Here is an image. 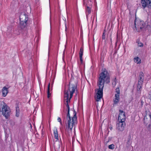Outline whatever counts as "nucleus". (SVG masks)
<instances>
[{"label": "nucleus", "instance_id": "nucleus-26", "mask_svg": "<svg viewBox=\"0 0 151 151\" xmlns=\"http://www.w3.org/2000/svg\"><path fill=\"white\" fill-rule=\"evenodd\" d=\"M80 59V60L81 61V63L82 64L83 62V60L82 59V57H79Z\"/></svg>", "mask_w": 151, "mask_h": 151}, {"label": "nucleus", "instance_id": "nucleus-24", "mask_svg": "<svg viewBox=\"0 0 151 151\" xmlns=\"http://www.w3.org/2000/svg\"><path fill=\"white\" fill-rule=\"evenodd\" d=\"M106 32V30H104L103 35L102 36V39L103 40H104L105 39V33Z\"/></svg>", "mask_w": 151, "mask_h": 151}, {"label": "nucleus", "instance_id": "nucleus-17", "mask_svg": "<svg viewBox=\"0 0 151 151\" xmlns=\"http://www.w3.org/2000/svg\"><path fill=\"white\" fill-rule=\"evenodd\" d=\"M86 10V13H87L88 14L91 13V8L90 7H89L88 6H87Z\"/></svg>", "mask_w": 151, "mask_h": 151}, {"label": "nucleus", "instance_id": "nucleus-12", "mask_svg": "<svg viewBox=\"0 0 151 151\" xmlns=\"http://www.w3.org/2000/svg\"><path fill=\"white\" fill-rule=\"evenodd\" d=\"M120 100V95L115 94L114 98L113 99V101L114 104H117Z\"/></svg>", "mask_w": 151, "mask_h": 151}, {"label": "nucleus", "instance_id": "nucleus-7", "mask_svg": "<svg viewBox=\"0 0 151 151\" xmlns=\"http://www.w3.org/2000/svg\"><path fill=\"white\" fill-rule=\"evenodd\" d=\"M144 80V75L142 72L139 73V77L138 83L137 85V90L140 91L142 89V84Z\"/></svg>", "mask_w": 151, "mask_h": 151}, {"label": "nucleus", "instance_id": "nucleus-9", "mask_svg": "<svg viewBox=\"0 0 151 151\" xmlns=\"http://www.w3.org/2000/svg\"><path fill=\"white\" fill-rule=\"evenodd\" d=\"M120 113L118 117L119 122H124L125 120V113L122 110H119Z\"/></svg>", "mask_w": 151, "mask_h": 151}, {"label": "nucleus", "instance_id": "nucleus-4", "mask_svg": "<svg viewBox=\"0 0 151 151\" xmlns=\"http://www.w3.org/2000/svg\"><path fill=\"white\" fill-rule=\"evenodd\" d=\"M134 24L135 28L137 31H140L147 28V29L150 28V26L148 25L143 21L140 19H136Z\"/></svg>", "mask_w": 151, "mask_h": 151}, {"label": "nucleus", "instance_id": "nucleus-19", "mask_svg": "<svg viewBox=\"0 0 151 151\" xmlns=\"http://www.w3.org/2000/svg\"><path fill=\"white\" fill-rule=\"evenodd\" d=\"M147 1V7L150 8H151V0H146Z\"/></svg>", "mask_w": 151, "mask_h": 151}, {"label": "nucleus", "instance_id": "nucleus-16", "mask_svg": "<svg viewBox=\"0 0 151 151\" xmlns=\"http://www.w3.org/2000/svg\"><path fill=\"white\" fill-rule=\"evenodd\" d=\"M136 42L137 44V45L138 46L141 47H143V44L140 42L139 41V39H137V40Z\"/></svg>", "mask_w": 151, "mask_h": 151}, {"label": "nucleus", "instance_id": "nucleus-14", "mask_svg": "<svg viewBox=\"0 0 151 151\" xmlns=\"http://www.w3.org/2000/svg\"><path fill=\"white\" fill-rule=\"evenodd\" d=\"M141 3L144 8L147 6V1H146L145 0H141Z\"/></svg>", "mask_w": 151, "mask_h": 151}, {"label": "nucleus", "instance_id": "nucleus-22", "mask_svg": "<svg viewBox=\"0 0 151 151\" xmlns=\"http://www.w3.org/2000/svg\"><path fill=\"white\" fill-rule=\"evenodd\" d=\"M108 147L109 149H113L114 148V145L113 144H111L109 145Z\"/></svg>", "mask_w": 151, "mask_h": 151}, {"label": "nucleus", "instance_id": "nucleus-2", "mask_svg": "<svg viewBox=\"0 0 151 151\" xmlns=\"http://www.w3.org/2000/svg\"><path fill=\"white\" fill-rule=\"evenodd\" d=\"M76 88V86L75 84L70 82L69 83L68 90L65 91L64 102L65 104H66V106L68 109L67 114H69L70 107L68 103L70 102V99L72 98L73 94L75 92Z\"/></svg>", "mask_w": 151, "mask_h": 151}, {"label": "nucleus", "instance_id": "nucleus-8", "mask_svg": "<svg viewBox=\"0 0 151 151\" xmlns=\"http://www.w3.org/2000/svg\"><path fill=\"white\" fill-rule=\"evenodd\" d=\"M125 123L124 122H119L116 125V129L119 132H122L124 129Z\"/></svg>", "mask_w": 151, "mask_h": 151}, {"label": "nucleus", "instance_id": "nucleus-10", "mask_svg": "<svg viewBox=\"0 0 151 151\" xmlns=\"http://www.w3.org/2000/svg\"><path fill=\"white\" fill-rule=\"evenodd\" d=\"M144 120L145 122L147 123L149 122H151V116L150 112L146 113L145 116L144 117Z\"/></svg>", "mask_w": 151, "mask_h": 151}, {"label": "nucleus", "instance_id": "nucleus-15", "mask_svg": "<svg viewBox=\"0 0 151 151\" xmlns=\"http://www.w3.org/2000/svg\"><path fill=\"white\" fill-rule=\"evenodd\" d=\"M134 61L135 63L137 64H140L141 63L140 59L138 57H136L134 58Z\"/></svg>", "mask_w": 151, "mask_h": 151}, {"label": "nucleus", "instance_id": "nucleus-5", "mask_svg": "<svg viewBox=\"0 0 151 151\" xmlns=\"http://www.w3.org/2000/svg\"><path fill=\"white\" fill-rule=\"evenodd\" d=\"M1 104L2 106L0 109V111L2 112V114L7 119L10 114L11 111L10 109L7 104L4 102H2Z\"/></svg>", "mask_w": 151, "mask_h": 151}, {"label": "nucleus", "instance_id": "nucleus-1", "mask_svg": "<svg viewBox=\"0 0 151 151\" xmlns=\"http://www.w3.org/2000/svg\"><path fill=\"white\" fill-rule=\"evenodd\" d=\"M110 81L109 75L107 70L106 69H102L98 78V85L99 88L96 93V101H99L102 97L103 91L105 83H108Z\"/></svg>", "mask_w": 151, "mask_h": 151}, {"label": "nucleus", "instance_id": "nucleus-27", "mask_svg": "<svg viewBox=\"0 0 151 151\" xmlns=\"http://www.w3.org/2000/svg\"><path fill=\"white\" fill-rule=\"evenodd\" d=\"M58 122H60V124H62V123L61 122V119L60 118V117H58Z\"/></svg>", "mask_w": 151, "mask_h": 151}, {"label": "nucleus", "instance_id": "nucleus-23", "mask_svg": "<svg viewBox=\"0 0 151 151\" xmlns=\"http://www.w3.org/2000/svg\"><path fill=\"white\" fill-rule=\"evenodd\" d=\"M116 78H115L114 80V81H113V82H112V85L114 86H115L116 85Z\"/></svg>", "mask_w": 151, "mask_h": 151}, {"label": "nucleus", "instance_id": "nucleus-21", "mask_svg": "<svg viewBox=\"0 0 151 151\" xmlns=\"http://www.w3.org/2000/svg\"><path fill=\"white\" fill-rule=\"evenodd\" d=\"M116 93L115 94H117V95H120V90L119 88H117L115 90Z\"/></svg>", "mask_w": 151, "mask_h": 151}, {"label": "nucleus", "instance_id": "nucleus-20", "mask_svg": "<svg viewBox=\"0 0 151 151\" xmlns=\"http://www.w3.org/2000/svg\"><path fill=\"white\" fill-rule=\"evenodd\" d=\"M50 83H49L48 86V88L47 91V93L48 94V97L49 98L50 96Z\"/></svg>", "mask_w": 151, "mask_h": 151}, {"label": "nucleus", "instance_id": "nucleus-29", "mask_svg": "<svg viewBox=\"0 0 151 151\" xmlns=\"http://www.w3.org/2000/svg\"><path fill=\"white\" fill-rule=\"evenodd\" d=\"M92 1V0H89V1L90 2V3L89 4V5L91 4V1Z\"/></svg>", "mask_w": 151, "mask_h": 151}, {"label": "nucleus", "instance_id": "nucleus-28", "mask_svg": "<svg viewBox=\"0 0 151 151\" xmlns=\"http://www.w3.org/2000/svg\"><path fill=\"white\" fill-rule=\"evenodd\" d=\"M109 128L110 130H111L113 129V127L111 125L109 126Z\"/></svg>", "mask_w": 151, "mask_h": 151}, {"label": "nucleus", "instance_id": "nucleus-13", "mask_svg": "<svg viewBox=\"0 0 151 151\" xmlns=\"http://www.w3.org/2000/svg\"><path fill=\"white\" fill-rule=\"evenodd\" d=\"M53 132L55 138L56 139L55 141H57L59 140V138L58 130L56 128L54 129L53 130Z\"/></svg>", "mask_w": 151, "mask_h": 151}, {"label": "nucleus", "instance_id": "nucleus-3", "mask_svg": "<svg viewBox=\"0 0 151 151\" xmlns=\"http://www.w3.org/2000/svg\"><path fill=\"white\" fill-rule=\"evenodd\" d=\"M66 124L68 126V128L71 130L77 124V117L75 113L73 117L70 116V114H67V119L66 121Z\"/></svg>", "mask_w": 151, "mask_h": 151}, {"label": "nucleus", "instance_id": "nucleus-25", "mask_svg": "<svg viewBox=\"0 0 151 151\" xmlns=\"http://www.w3.org/2000/svg\"><path fill=\"white\" fill-rule=\"evenodd\" d=\"M19 111H18L17 109V110H16V116L17 117H18L19 116Z\"/></svg>", "mask_w": 151, "mask_h": 151}, {"label": "nucleus", "instance_id": "nucleus-6", "mask_svg": "<svg viewBox=\"0 0 151 151\" xmlns=\"http://www.w3.org/2000/svg\"><path fill=\"white\" fill-rule=\"evenodd\" d=\"M20 24L22 28H24L27 24L28 18L24 14H21L19 16Z\"/></svg>", "mask_w": 151, "mask_h": 151}, {"label": "nucleus", "instance_id": "nucleus-18", "mask_svg": "<svg viewBox=\"0 0 151 151\" xmlns=\"http://www.w3.org/2000/svg\"><path fill=\"white\" fill-rule=\"evenodd\" d=\"M83 47H81L79 52V57H82L83 55Z\"/></svg>", "mask_w": 151, "mask_h": 151}, {"label": "nucleus", "instance_id": "nucleus-11", "mask_svg": "<svg viewBox=\"0 0 151 151\" xmlns=\"http://www.w3.org/2000/svg\"><path fill=\"white\" fill-rule=\"evenodd\" d=\"M8 88L6 87V86L4 87L2 89V95L5 97L7 94L8 93Z\"/></svg>", "mask_w": 151, "mask_h": 151}]
</instances>
